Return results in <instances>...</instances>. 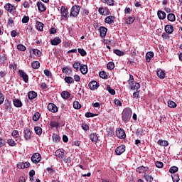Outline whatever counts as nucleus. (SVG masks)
I'll return each mask as SVG.
<instances>
[{"label":"nucleus","mask_w":182,"mask_h":182,"mask_svg":"<svg viewBox=\"0 0 182 182\" xmlns=\"http://www.w3.org/2000/svg\"><path fill=\"white\" fill-rule=\"evenodd\" d=\"M165 32H166L168 35H171V33L174 32V27H173V25L168 24L165 26Z\"/></svg>","instance_id":"nucleus-13"},{"label":"nucleus","mask_w":182,"mask_h":182,"mask_svg":"<svg viewBox=\"0 0 182 182\" xmlns=\"http://www.w3.org/2000/svg\"><path fill=\"white\" fill-rule=\"evenodd\" d=\"M156 75L159 79H164L166 77V73L161 69L156 71Z\"/></svg>","instance_id":"nucleus-19"},{"label":"nucleus","mask_w":182,"mask_h":182,"mask_svg":"<svg viewBox=\"0 0 182 182\" xmlns=\"http://www.w3.org/2000/svg\"><path fill=\"white\" fill-rule=\"evenodd\" d=\"M80 66H82V64H80V63L79 62H75L73 64V68L74 69H75V70H79V69H80Z\"/></svg>","instance_id":"nucleus-38"},{"label":"nucleus","mask_w":182,"mask_h":182,"mask_svg":"<svg viewBox=\"0 0 182 182\" xmlns=\"http://www.w3.org/2000/svg\"><path fill=\"white\" fill-rule=\"evenodd\" d=\"M99 31L101 38H106V33H107V28L105 26H100Z\"/></svg>","instance_id":"nucleus-12"},{"label":"nucleus","mask_w":182,"mask_h":182,"mask_svg":"<svg viewBox=\"0 0 182 182\" xmlns=\"http://www.w3.org/2000/svg\"><path fill=\"white\" fill-rule=\"evenodd\" d=\"M21 21H22V23H28L29 22V16H24Z\"/></svg>","instance_id":"nucleus-53"},{"label":"nucleus","mask_w":182,"mask_h":182,"mask_svg":"<svg viewBox=\"0 0 182 182\" xmlns=\"http://www.w3.org/2000/svg\"><path fill=\"white\" fill-rule=\"evenodd\" d=\"M43 26H45V24H43V23L41 21H36V28L37 31L42 32V31H43Z\"/></svg>","instance_id":"nucleus-22"},{"label":"nucleus","mask_w":182,"mask_h":182,"mask_svg":"<svg viewBox=\"0 0 182 182\" xmlns=\"http://www.w3.org/2000/svg\"><path fill=\"white\" fill-rule=\"evenodd\" d=\"M167 19L170 22H174V21H176V15H174V14H173V13L168 14L167 15Z\"/></svg>","instance_id":"nucleus-26"},{"label":"nucleus","mask_w":182,"mask_h":182,"mask_svg":"<svg viewBox=\"0 0 182 182\" xmlns=\"http://www.w3.org/2000/svg\"><path fill=\"white\" fill-rule=\"evenodd\" d=\"M90 139L94 143L97 142V140H99V138L97 137V135L96 134H91L90 135Z\"/></svg>","instance_id":"nucleus-32"},{"label":"nucleus","mask_w":182,"mask_h":182,"mask_svg":"<svg viewBox=\"0 0 182 182\" xmlns=\"http://www.w3.org/2000/svg\"><path fill=\"white\" fill-rule=\"evenodd\" d=\"M55 154L56 157H58L59 159L63 157V155L65 154V152L62 151L61 149H58L55 151Z\"/></svg>","instance_id":"nucleus-28"},{"label":"nucleus","mask_w":182,"mask_h":182,"mask_svg":"<svg viewBox=\"0 0 182 182\" xmlns=\"http://www.w3.org/2000/svg\"><path fill=\"white\" fill-rule=\"evenodd\" d=\"M18 35H19V33L16 32L15 30H13L11 32V36H12V38H15L16 36H18Z\"/></svg>","instance_id":"nucleus-59"},{"label":"nucleus","mask_w":182,"mask_h":182,"mask_svg":"<svg viewBox=\"0 0 182 182\" xmlns=\"http://www.w3.org/2000/svg\"><path fill=\"white\" fill-rule=\"evenodd\" d=\"M157 15H158L159 19H161L162 21L166 19V12L161 10H159L158 11Z\"/></svg>","instance_id":"nucleus-23"},{"label":"nucleus","mask_w":182,"mask_h":182,"mask_svg":"<svg viewBox=\"0 0 182 182\" xmlns=\"http://www.w3.org/2000/svg\"><path fill=\"white\" fill-rule=\"evenodd\" d=\"M107 90L109 92L110 95H116V91L114 90V89L112 88L110 85H107Z\"/></svg>","instance_id":"nucleus-40"},{"label":"nucleus","mask_w":182,"mask_h":182,"mask_svg":"<svg viewBox=\"0 0 182 182\" xmlns=\"http://www.w3.org/2000/svg\"><path fill=\"white\" fill-rule=\"evenodd\" d=\"M178 168L177 166H171L169 169V172L171 173H177Z\"/></svg>","instance_id":"nucleus-50"},{"label":"nucleus","mask_w":182,"mask_h":182,"mask_svg":"<svg viewBox=\"0 0 182 182\" xmlns=\"http://www.w3.org/2000/svg\"><path fill=\"white\" fill-rule=\"evenodd\" d=\"M13 102H14L15 107H22V101H21V100L14 99Z\"/></svg>","instance_id":"nucleus-24"},{"label":"nucleus","mask_w":182,"mask_h":182,"mask_svg":"<svg viewBox=\"0 0 182 182\" xmlns=\"http://www.w3.org/2000/svg\"><path fill=\"white\" fill-rule=\"evenodd\" d=\"M122 114H133V111H132V109L127 107L123 110Z\"/></svg>","instance_id":"nucleus-39"},{"label":"nucleus","mask_w":182,"mask_h":182,"mask_svg":"<svg viewBox=\"0 0 182 182\" xmlns=\"http://www.w3.org/2000/svg\"><path fill=\"white\" fill-rule=\"evenodd\" d=\"M34 130L36 134H38V136H41V134H42V128H41V127H36L34 128Z\"/></svg>","instance_id":"nucleus-46"},{"label":"nucleus","mask_w":182,"mask_h":182,"mask_svg":"<svg viewBox=\"0 0 182 182\" xmlns=\"http://www.w3.org/2000/svg\"><path fill=\"white\" fill-rule=\"evenodd\" d=\"M58 32V30L53 27H52L50 29V35H55V33H56Z\"/></svg>","instance_id":"nucleus-60"},{"label":"nucleus","mask_w":182,"mask_h":182,"mask_svg":"<svg viewBox=\"0 0 182 182\" xmlns=\"http://www.w3.org/2000/svg\"><path fill=\"white\" fill-rule=\"evenodd\" d=\"M6 62V55H0V63H5Z\"/></svg>","instance_id":"nucleus-47"},{"label":"nucleus","mask_w":182,"mask_h":182,"mask_svg":"<svg viewBox=\"0 0 182 182\" xmlns=\"http://www.w3.org/2000/svg\"><path fill=\"white\" fill-rule=\"evenodd\" d=\"M158 144H159V146H164V147H166V146H168V141H167L166 140H163V139H159L158 141Z\"/></svg>","instance_id":"nucleus-30"},{"label":"nucleus","mask_w":182,"mask_h":182,"mask_svg":"<svg viewBox=\"0 0 182 182\" xmlns=\"http://www.w3.org/2000/svg\"><path fill=\"white\" fill-rule=\"evenodd\" d=\"M62 40L59 37H55L54 39L50 41V43L53 46H58L60 43H61Z\"/></svg>","instance_id":"nucleus-15"},{"label":"nucleus","mask_w":182,"mask_h":182,"mask_svg":"<svg viewBox=\"0 0 182 182\" xmlns=\"http://www.w3.org/2000/svg\"><path fill=\"white\" fill-rule=\"evenodd\" d=\"M8 144L14 147L15 146V141L14 139H8Z\"/></svg>","instance_id":"nucleus-61"},{"label":"nucleus","mask_w":182,"mask_h":182,"mask_svg":"<svg viewBox=\"0 0 182 182\" xmlns=\"http://www.w3.org/2000/svg\"><path fill=\"white\" fill-rule=\"evenodd\" d=\"M107 68L109 69V70H113L114 69V63L113 62H109L107 65Z\"/></svg>","instance_id":"nucleus-41"},{"label":"nucleus","mask_w":182,"mask_h":182,"mask_svg":"<svg viewBox=\"0 0 182 182\" xmlns=\"http://www.w3.org/2000/svg\"><path fill=\"white\" fill-rule=\"evenodd\" d=\"M127 83L132 90H138V89H140V83L134 82V77L132 74L129 75V79L127 80Z\"/></svg>","instance_id":"nucleus-1"},{"label":"nucleus","mask_w":182,"mask_h":182,"mask_svg":"<svg viewBox=\"0 0 182 182\" xmlns=\"http://www.w3.org/2000/svg\"><path fill=\"white\" fill-rule=\"evenodd\" d=\"M114 53H115V55H117V56H123V55H124V52H123L119 49H114Z\"/></svg>","instance_id":"nucleus-42"},{"label":"nucleus","mask_w":182,"mask_h":182,"mask_svg":"<svg viewBox=\"0 0 182 182\" xmlns=\"http://www.w3.org/2000/svg\"><path fill=\"white\" fill-rule=\"evenodd\" d=\"M33 53L36 56H41L42 55V52H41V50H39L38 49H34L33 50Z\"/></svg>","instance_id":"nucleus-52"},{"label":"nucleus","mask_w":182,"mask_h":182,"mask_svg":"<svg viewBox=\"0 0 182 182\" xmlns=\"http://www.w3.org/2000/svg\"><path fill=\"white\" fill-rule=\"evenodd\" d=\"M89 87L90 90H96L97 87H99V85L97 84V82L96 81H91L89 83Z\"/></svg>","instance_id":"nucleus-14"},{"label":"nucleus","mask_w":182,"mask_h":182,"mask_svg":"<svg viewBox=\"0 0 182 182\" xmlns=\"http://www.w3.org/2000/svg\"><path fill=\"white\" fill-rule=\"evenodd\" d=\"M80 12V6L79 5H74L71 8L70 16H73V18H77Z\"/></svg>","instance_id":"nucleus-2"},{"label":"nucleus","mask_w":182,"mask_h":182,"mask_svg":"<svg viewBox=\"0 0 182 182\" xmlns=\"http://www.w3.org/2000/svg\"><path fill=\"white\" fill-rule=\"evenodd\" d=\"M61 97H63V99L68 100L70 97V93L68 91H63L61 92Z\"/></svg>","instance_id":"nucleus-27"},{"label":"nucleus","mask_w":182,"mask_h":182,"mask_svg":"<svg viewBox=\"0 0 182 182\" xmlns=\"http://www.w3.org/2000/svg\"><path fill=\"white\" fill-rule=\"evenodd\" d=\"M44 75L47 76V77H52V73H50L49 70H44Z\"/></svg>","instance_id":"nucleus-54"},{"label":"nucleus","mask_w":182,"mask_h":182,"mask_svg":"<svg viewBox=\"0 0 182 182\" xmlns=\"http://www.w3.org/2000/svg\"><path fill=\"white\" fill-rule=\"evenodd\" d=\"M41 154L39 153H36L32 156L31 161L34 163V164H38V163L41 161Z\"/></svg>","instance_id":"nucleus-5"},{"label":"nucleus","mask_w":182,"mask_h":182,"mask_svg":"<svg viewBox=\"0 0 182 182\" xmlns=\"http://www.w3.org/2000/svg\"><path fill=\"white\" fill-rule=\"evenodd\" d=\"M153 56H154V53H153L152 51L146 53L145 58L148 63H150V60H151V58H153Z\"/></svg>","instance_id":"nucleus-21"},{"label":"nucleus","mask_w":182,"mask_h":182,"mask_svg":"<svg viewBox=\"0 0 182 182\" xmlns=\"http://www.w3.org/2000/svg\"><path fill=\"white\" fill-rule=\"evenodd\" d=\"M13 137H18L19 136V132L18 130H14L11 133Z\"/></svg>","instance_id":"nucleus-58"},{"label":"nucleus","mask_w":182,"mask_h":182,"mask_svg":"<svg viewBox=\"0 0 182 182\" xmlns=\"http://www.w3.org/2000/svg\"><path fill=\"white\" fill-rule=\"evenodd\" d=\"M37 7L40 12H46L47 9L46 6H45V4L42 3V1L37 2Z\"/></svg>","instance_id":"nucleus-8"},{"label":"nucleus","mask_w":182,"mask_h":182,"mask_svg":"<svg viewBox=\"0 0 182 182\" xmlns=\"http://www.w3.org/2000/svg\"><path fill=\"white\" fill-rule=\"evenodd\" d=\"M168 107L171 109H174L177 107V103H176L174 101L169 100L168 101Z\"/></svg>","instance_id":"nucleus-33"},{"label":"nucleus","mask_w":182,"mask_h":182,"mask_svg":"<svg viewBox=\"0 0 182 182\" xmlns=\"http://www.w3.org/2000/svg\"><path fill=\"white\" fill-rule=\"evenodd\" d=\"M136 171L141 174V173H146V171H149V167L147 166H139L136 168Z\"/></svg>","instance_id":"nucleus-17"},{"label":"nucleus","mask_w":182,"mask_h":182,"mask_svg":"<svg viewBox=\"0 0 182 182\" xmlns=\"http://www.w3.org/2000/svg\"><path fill=\"white\" fill-rule=\"evenodd\" d=\"M103 4H107L109 6L114 5V0H100Z\"/></svg>","instance_id":"nucleus-29"},{"label":"nucleus","mask_w":182,"mask_h":182,"mask_svg":"<svg viewBox=\"0 0 182 182\" xmlns=\"http://www.w3.org/2000/svg\"><path fill=\"white\" fill-rule=\"evenodd\" d=\"M60 14H61V16H63V18H68V8L65 6H61Z\"/></svg>","instance_id":"nucleus-11"},{"label":"nucleus","mask_w":182,"mask_h":182,"mask_svg":"<svg viewBox=\"0 0 182 182\" xmlns=\"http://www.w3.org/2000/svg\"><path fill=\"white\" fill-rule=\"evenodd\" d=\"M64 80L65 83H68V85H72V83H75V80L70 76H66L64 78Z\"/></svg>","instance_id":"nucleus-25"},{"label":"nucleus","mask_w":182,"mask_h":182,"mask_svg":"<svg viewBox=\"0 0 182 182\" xmlns=\"http://www.w3.org/2000/svg\"><path fill=\"white\" fill-rule=\"evenodd\" d=\"M116 136L119 137V139H126V133L124 130L122 129H117L116 130Z\"/></svg>","instance_id":"nucleus-7"},{"label":"nucleus","mask_w":182,"mask_h":182,"mask_svg":"<svg viewBox=\"0 0 182 182\" xmlns=\"http://www.w3.org/2000/svg\"><path fill=\"white\" fill-rule=\"evenodd\" d=\"M17 167H18V168H22V169L26 168H25V165H24L23 163H19V164H17Z\"/></svg>","instance_id":"nucleus-64"},{"label":"nucleus","mask_w":182,"mask_h":182,"mask_svg":"<svg viewBox=\"0 0 182 182\" xmlns=\"http://www.w3.org/2000/svg\"><path fill=\"white\" fill-rule=\"evenodd\" d=\"M144 177L147 182L153 181V176H151V175L144 174Z\"/></svg>","instance_id":"nucleus-44"},{"label":"nucleus","mask_w":182,"mask_h":182,"mask_svg":"<svg viewBox=\"0 0 182 182\" xmlns=\"http://www.w3.org/2000/svg\"><path fill=\"white\" fill-rule=\"evenodd\" d=\"M98 12L100 15H103L104 16H106L105 11V7H100L98 9Z\"/></svg>","instance_id":"nucleus-51"},{"label":"nucleus","mask_w":182,"mask_h":182,"mask_svg":"<svg viewBox=\"0 0 182 182\" xmlns=\"http://www.w3.org/2000/svg\"><path fill=\"white\" fill-rule=\"evenodd\" d=\"M78 53H80L81 56H86V55H87V53H86L83 48H78Z\"/></svg>","instance_id":"nucleus-49"},{"label":"nucleus","mask_w":182,"mask_h":182,"mask_svg":"<svg viewBox=\"0 0 182 182\" xmlns=\"http://www.w3.org/2000/svg\"><path fill=\"white\" fill-rule=\"evenodd\" d=\"M130 119H132V115H130V114H123L122 115V120L125 123H127V122H130Z\"/></svg>","instance_id":"nucleus-31"},{"label":"nucleus","mask_w":182,"mask_h":182,"mask_svg":"<svg viewBox=\"0 0 182 182\" xmlns=\"http://www.w3.org/2000/svg\"><path fill=\"white\" fill-rule=\"evenodd\" d=\"M31 137H32V132L29 129L24 130V138L25 140H31Z\"/></svg>","instance_id":"nucleus-18"},{"label":"nucleus","mask_w":182,"mask_h":182,"mask_svg":"<svg viewBox=\"0 0 182 182\" xmlns=\"http://www.w3.org/2000/svg\"><path fill=\"white\" fill-rule=\"evenodd\" d=\"M172 180L173 182H179L180 181V176L178 174H174L171 176Z\"/></svg>","instance_id":"nucleus-43"},{"label":"nucleus","mask_w":182,"mask_h":182,"mask_svg":"<svg viewBox=\"0 0 182 182\" xmlns=\"http://www.w3.org/2000/svg\"><path fill=\"white\" fill-rule=\"evenodd\" d=\"M31 67L33 68V69H39V68H41V63H39V61H33L31 63Z\"/></svg>","instance_id":"nucleus-34"},{"label":"nucleus","mask_w":182,"mask_h":182,"mask_svg":"<svg viewBox=\"0 0 182 182\" xmlns=\"http://www.w3.org/2000/svg\"><path fill=\"white\" fill-rule=\"evenodd\" d=\"M81 127L82 130H85V132L89 129V125H87V124H82Z\"/></svg>","instance_id":"nucleus-57"},{"label":"nucleus","mask_w":182,"mask_h":182,"mask_svg":"<svg viewBox=\"0 0 182 182\" xmlns=\"http://www.w3.org/2000/svg\"><path fill=\"white\" fill-rule=\"evenodd\" d=\"M14 19H15V18L10 17L8 18L7 25L9 26L12 27V26H14V25H15V20H14Z\"/></svg>","instance_id":"nucleus-35"},{"label":"nucleus","mask_w":182,"mask_h":182,"mask_svg":"<svg viewBox=\"0 0 182 182\" xmlns=\"http://www.w3.org/2000/svg\"><path fill=\"white\" fill-rule=\"evenodd\" d=\"M48 109L49 112H51V113H56V112H58V107L53 103H50L48 105Z\"/></svg>","instance_id":"nucleus-9"},{"label":"nucleus","mask_w":182,"mask_h":182,"mask_svg":"<svg viewBox=\"0 0 182 182\" xmlns=\"http://www.w3.org/2000/svg\"><path fill=\"white\" fill-rule=\"evenodd\" d=\"M124 151H126V146L124 145H120L115 149V153L117 156H121Z\"/></svg>","instance_id":"nucleus-6"},{"label":"nucleus","mask_w":182,"mask_h":182,"mask_svg":"<svg viewBox=\"0 0 182 182\" xmlns=\"http://www.w3.org/2000/svg\"><path fill=\"white\" fill-rule=\"evenodd\" d=\"M155 166H156V167H157L158 168H161L163 167V166H164V164H163V162H161V161H156V162L155 163Z\"/></svg>","instance_id":"nucleus-55"},{"label":"nucleus","mask_w":182,"mask_h":182,"mask_svg":"<svg viewBox=\"0 0 182 182\" xmlns=\"http://www.w3.org/2000/svg\"><path fill=\"white\" fill-rule=\"evenodd\" d=\"M39 119H41V115L40 114H34L33 116V120L34 122H38L39 120Z\"/></svg>","instance_id":"nucleus-56"},{"label":"nucleus","mask_w":182,"mask_h":182,"mask_svg":"<svg viewBox=\"0 0 182 182\" xmlns=\"http://www.w3.org/2000/svg\"><path fill=\"white\" fill-rule=\"evenodd\" d=\"M50 125L51 126V127H59V124L58 122H55L53 121H52L50 122Z\"/></svg>","instance_id":"nucleus-62"},{"label":"nucleus","mask_w":182,"mask_h":182,"mask_svg":"<svg viewBox=\"0 0 182 182\" xmlns=\"http://www.w3.org/2000/svg\"><path fill=\"white\" fill-rule=\"evenodd\" d=\"M80 70L82 75H86L88 71L87 65L85 64H81L80 67Z\"/></svg>","instance_id":"nucleus-20"},{"label":"nucleus","mask_w":182,"mask_h":182,"mask_svg":"<svg viewBox=\"0 0 182 182\" xmlns=\"http://www.w3.org/2000/svg\"><path fill=\"white\" fill-rule=\"evenodd\" d=\"M18 76H20V77H22L25 83H28V82L29 81V76H28V74H26V73H25V71L22 70H18Z\"/></svg>","instance_id":"nucleus-4"},{"label":"nucleus","mask_w":182,"mask_h":182,"mask_svg":"<svg viewBox=\"0 0 182 182\" xmlns=\"http://www.w3.org/2000/svg\"><path fill=\"white\" fill-rule=\"evenodd\" d=\"M114 19H116V17L114 16H109L105 18V23L111 25L112 23H114Z\"/></svg>","instance_id":"nucleus-10"},{"label":"nucleus","mask_w":182,"mask_h":182,"mask_svg":"<svg viewBox=\"0 0 182 182\" xmlns=\"http://www.w3.org/2000/svg\"><path fill=\"white\" fill-rule=\"evenodd\" d=\"M28 97L30 100H33V99L38 97V93L35 91H30L28 92Z\"/></svg>","instance_id":"nucleus-16"},{"label":"nucleus","mask_w":182,"mask_h":182,"mask_svg":"<svg viewBox=\"0 0 182 182\" xmlns=\"http://www.w3.org/2000/svg\"><path fill=\"white\" fill-rule=\"evenodd\" d=\"M4 9L9 14H16V7L10 3L4 5Z\"/></svg>","instance_id":"nucleus-3"},{"label":"nucleus","mask_w":182,"mask_h":182,"mask_svg":"<svg viewBox=\"0 0 182 182\" xmlns=\"http://www.w3.org/2000/svg\"><path fill=\"white\" fill-rule=\"evenodd\" d=\"M17 49L21 52H25L26 50V47L22 44L17 45Z\"/></svg>","instance_id":"nucleus-45"},{"label":"nucleus","mask_w":182,"mask_h":182,"mask_svg":"<svg viewBox=\"0 0 182 182\" xmlns=\"http://www.w3.org/2000/svg\"><path fill=\"white\" fill-rule=\"evenodd\" d=\"M100 77H102V79H109V75L106 71H101L100 72Z\"/></svg>","instance_id":"nucleus-36"},{"label":"nucleus","mask_w":182,"mask_h":182,"mask_svg":"<svg viewBox=\"0 0 182 182\" xmlns=\"http://www.w3.org/2000/svg\"><path fill=\"white\" fill-rule=\"evenodd\" d=\"M125 22L128 25H132V23L134 22V16H129L128 18L125 20Z\"/></svg>","instance_id":"nucleus-37"},{"label":"nucleus","mask_w":182,"mask_h":182,"mask_svg":"<svg viewBox=\"0 0 182 182\" xmlns=\"http://www.w3.org/2000/svg\"><path fill=\"white\" fill-rule=\"evenodd\" d=\"M53 141H59V136H58V134H53Z\"/></svg>","instance_id":"nucleus-63"},{"label":"nucleus","mask_w":182,"mask_h":182,"mask_svg":"<svg viewBox=\"0 0 182 182\" xmlns=\"http://www.w3.org/2000/svg\"><path fill=\"white\" fill-rule=\"evenodd\" d=\"M73 107L74 109H80V107H82V105H80V103H79V102L77 101H74L73 102Z\"/></svg>","instance_id":"nucleus-48"}]
</instances>
